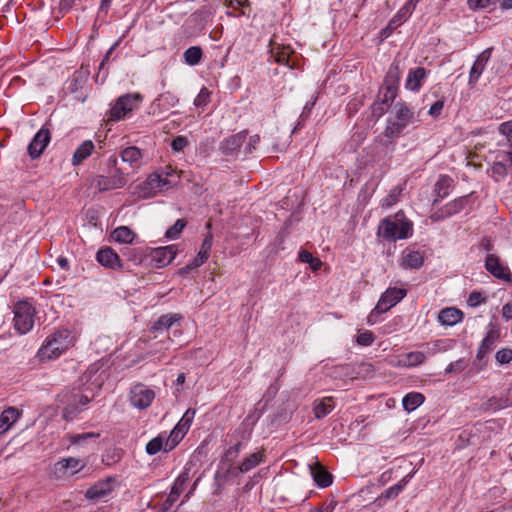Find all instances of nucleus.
I'll return each mask as SVG.
<instances>
[{"label": "nucleus", "instance_id": "dca6fc26", "mask_svg": "<svg viewBox=\"0 0 512 512\" xmlns=\"http://www.w3.org/2000/svg\"><path fill=\"white\" fill-rule=\"evenodd\" d=\"M178 443H171V434L166 432L160 433L156 437L152 438L145 447V451L148 455H155L161 451L170 452L173 450Z\"/></svg>", "mask_w": 512, "mask_h": 512}, {"label": "nucleus", "instance_id": "2f4dec72", "mask_svg": "<svg viewBox=\"0 0 512 512\" xmlns=\"http://www.w3.org/2000/svg\"><path fill=\"white\" fill-rule=\"evenodd\" d=\"M463 318V312L454 307L442 309L438 314V321L443 326H454Z\"/></svg>", "mask_w": 512, "mask_h": 512}, {"label": "nucleus", "instance_id": "a211bd4d", "mask_svg": "<svg viewBox=\"0 0 512 512\" xmlns=\"http://www.w3.org/2000/svg\"><path fill=\"white\" fill-rule=\"evenodd\" d=\"M396 122L390 127L391 134L400 133L401 130L408 126L414 117V112L405 104L397 103L394 106Z\"/></svg>", "mask_w": 512, "mask_h": 512}, {"label": "nucleus", "instance_id": "13d9d810", "mask_svg": "<svg viewBox=\"0 0 512 512\" xmlns=\"http://www.w3.org/2000/svg\"><path fill=\"white\" fill-rule=\"evenodd\" d=\"M484 301H485V298L479 292H472L467 299V303L471 307H477L480 304H482Z\"/></svg>", "mask_w": 512, "mask_h": 512}, {"label": "nucleus", "instance_id": "774afa93", "mask_svg": "<svg viewBox=\"0 0 512 512\" xmlns=\"http://www.w3.org/2000/svg\"><path fill=\"white\" fill-rule=\"evenodd\" d=\"M57 262H58V265L62 269H68L69 268V262H68V260L66 258L60 257V258H58Z\"/></svg>", "mask_w": 512, "mask_h": 512}, {"label": "nucleus", "instance_id": "c756f323", "mask_svg": "<svg viewBox=\"0 0 512 512\" xmlns=\"http://www.w3.org/2000/svg\"><path fill=\"white\" fill-rule=\"evenodd\" d=\"M95 150V144L91 140L83 141L73 153L71 164L76 167L83 163L86 159H88Z\"/></svg>", "mask_w": 512, "mask_h": 512}, {"label": "nucleus", "instance_id": "a19ab883", "mask_svg": "<svg viewBox=\"0 0 512 512\" xmlns=\"http://www.w3.org/2000/svg\"><path fill=\"white\" fill-rule=\"evenodd\" d=\"M178 103V98L171 92H165L154 100L153 105L160 110L167 111Z\"/></svg>", "mask_w": 512, "mask_h": 512}, {"label": "nucleus", "instance_id": "37998d69", "mask_svg": "<svg viewBox=\"0 0 512 512\" xmlns=\"http://www.w3.org/2000/svg\"><path fill=\"white\" fill-rule=\"evenodd\" d=\"M334 406L332 403V398L327 397L322 400L316 401L314 403V414L317 419H321L328 415L332 410Z\"/></svg>", "mask_w": 512, "mask_h": 512}, {"label": "nucleus", "instance_id": "ddd939ff", "mask_svg": "<svg viewBox=\"0 0 512 512\" xmlns=\"http://www.w3.org/2000/svg\"><path fill=\"white\" fill-rule=\"evenodd\" d=\"M420 0H408L389 21L382 33L387 37L393 30L408 20Z\"/></svg>", "mask_w": 512, "mask_h": 512}, {"label": "nucleus", "instance_id": "69168bd1", "mask_svg": "<svg viewBox=\"0 0 512 512\" xmlns=\"http://www.w3.org/2000/svg\"><path fill=\"white\" fill-rule=\"evenodd\" d=\"M461 369H462V361L458 360V361L450 363L446 367L445 372L446 373H452V372H455V371H458V370H461Z\"/></svg>", "mask_w": 512, "mask_h": 512}, {"label": "nucleus", "instance_id": "473e14b6", "mask_svg": "<svg viewBox=\"0 0 512 512\" xmlns=\"http://www.w3.org/2000/svg\"><path fill=\"white\" fill-rule=\"evenodd\" d=\"M309 467L311 476L319 487L326 488L332 484V475L318 462H315L313 465H309Z\"/></svg>", "mask_w": 512, "mask_h": 512}, {"label": "nucleus", "instance_id": "5701e85b", "mask_svg": "<svg viewBox=\"0 0 512 512\" xmlns=\"http://www.w3.org/2000/svg\"><path fill=\"white\" fill-rule=\"evenodd\" d=\"M89 402L90 399L86 395H74L73 400L63 409V418L67 421L73 420Z\"/></svg>", "mask_w": 512, "mask_h": 512}, {"label": "nucleus", "instance_id": "bf43d9fd", "mask_svg": "<svg viewBox=\"0 0 512 512\" xmlns=\"http://www.w3.org/2000/svg\"><path fill=\"white\" fill-rule=\"evenodd\" d=\"M226 5L229 9L239 10L249 5L248 0H227Z\"/></svg>", "mask_w": 512, "mask_h": 512}, {"label": "nucleus", "instance_id": "0e129e2a", "mask_svg": "<svg viewBox=\"0 0 512 512\" xmlns=\"http://www.w3.org/2000/svg\"><path fill=\"white\" fill-rule=\"evenodd\" d=\"M502 317L506 320L512 319V303H506L502 307Z\"/></svg>", "mask_w": 512, "mask_h": 512}, {"label": "nucleus", "instance_id": "aec40b11", "mask_svg": "<svg viewBox=\"0 0 512 512\" xmlns=\"http://www.w3.org/2000/svg\"><path fill=\"white\" fill-rule=\"evenodd\" d=\"M50 139V131L46 128H41L28 145V154L30 157L33 159L38 158L49 144Z\"/></svg>", "mask_w": 512, "mask_h": 512}, {"label": "nucleus", "instance_id": "39448f33", "mask_svg": "<svg viewBox=\"0 0 512 512\" xmlns=\"http://www.w3.org/2000/svg\"><path fill=\"white\" fill-rule=\"evenodd\" d=\"M142 101L143 96L138 92L121 95L110 109V119L113 121L124 119L134 110L138 109Z\"/></svg>", "mask_w": 512, "mask_h": 512}, {"label": "nucleus", "instance_id": "1a4fd4ad", "mask_svg": "<svg viewBox=\"0 0 512 512\" xmlns=\"http://www.w3.org/2000/svg\"><path fill=\"white\" fill-rule=\"evenodd\" d=\"M116 480L114 477L101 479L89 487L85 492V498L89 501L98 502L107 499L115 489Z\"/></svg>", "mask_w": 512, "mask_h": 512}, {"label": "nucleus", "instance_id": "4be33fe9", "mask_svg": "<svg viewBox=\"0 0 512 512\" xmlns=\"http://www.w3.org/2000/svg\"><path fill=\"white\" fill-rule=\"evenodd\" d=\"M96 260L102 266L113 270H121L123 267L119 255L109 247L100 249L96 254Z\"/></svg>", "mask_w": 512, "mask_h": 512}, {"label": "nucleus", "instance_id": "5fc2aeb1", "mask_svg": "<svg viewBox=\"0 0 512 512\" xmlns=\"http://www.w3.org/2000/svg\"><path fill=\"white\" fill-rule=\"evenodd\" d=\"M375 340L371 331H362L357 335L356 342L361 346H370Z\"/></svg>", "mask_w": 512, "mask_h": 512}, {"label": "nucleus", "instance_id": "79ce46f5", "mask_svg": "<svg viewBox=\"0 0 512 512\" xmlns=\"http://www.w3.org/2000/svg\"><path fill=\"white\" fill-rule=\"evenodd\" d=\"M188 480V475L186 473L180 474L174 481L171 491L168 495V500L170 502H175L179 498L180 494L184 491L185 485Z\"/></svg>", "mask_w": 512, "mask_h": 512}, {"label": "nucleus", "instance_id": "338daca9", "mask_svg": "<svg viewBox=\"0 0 512 512\" xmlns=\"http://www.w3.org/2000/svg\"><path fill=\"white\" fill-rule=\"evenodd\" d=\"M499 2L502 10L512 9V0H500Z\"/></svg>", "mask_w": 512, "mask_h": 512}, {"label": "nucleus", "instance_id": "7ed1b4c3", "mask_svg": "<svg viewBox=\"0 0 512 512\" xmlns=\"http://www.w3.org/2000/svg\"><path fill=\"white\" fill-rule=\"evenodd\" d=\"M407 294L404 288L389 287L382 293L375 308L367 316V324L374 325L380 316L399 303Z\"/></svg>", "mask_w": 512, "mask_h": 512}, {"label": "nucleus", "instance_id": "4468645a", "mask_svg": "<svg viewBox=\"0 0 512 512\" xmlns=\"http://www.w3.org/2000/svg\"><path fill=\"white\" fill-rule=\"evenodd\" d=\"M400 81V70L398 63H392L384 78V99L385 102H392L397 94V88Z\"/></svg>", "mask_w": 512, "mask_h": 512}, {"label": "nucleus", "instance_id": "9b49d317", "mask_svg": "<svg viewBox=\"0 0 512 512\" xmlns=\"http://www.w3.org/2000/svg\"><path fill=\"white\" fill-rule=\"evenodd\" d=\"M212 243H213V236L211 233H208L205 236V238L201 244L200 250H199L198 254L196 255V257L191 262H189L185 267L181 268L179 270V274L186 275V274L190 273L192 270L202 266L208 260V258L210 256Z\"/></svg>", "mask_w": 512, "mask_h": 512}, {"label": "nucleus", "instance_id": "603ef678", "mask_svg": "<svg viewBox=\"0 0 512 512\" xmlns=\"http://www.w3.org/2000/svg\"><path fill=\"white\" fill-rule=\"evenodd\" d=\"M500 0H468V7L473 10H483L494 7Z\"/></svg>", "mask_w": 512, "mask_h": 512}, {"label": "nucleus", "instance_id": "412c9836", "mask_svg": "<svg viewBox=\"0 0 512 512\" xmlns=\"http://www.w3.org/2000/svg\"><path fill=\"white\" fill-rule=\"evenodd\" d=\"M492 54V48H487L483 50L474 61L470 72H469V80L468 84L470 86H474L482 75L483 71L486 68L487 63L489 62Z\"/></svg>", "mask_w": 512, "mask_h": 512}, {"label": "nucleus", "instance_id": "58836bf2", "mask_svg": "<svg viewBox=\"0 0 512 512\" xmlns=\"http://www.w3.org/2000/svg\"><path fill=\"white\" fill-rule=\"evenodd\" d=\"M453 186V179L447 175L439 177L435 184V193L439 199H444L450 194Z\"/></svg>", "mask_w": 512, "mask_h": 512}, {"label": "nucleus", "instance_id": "6e6d98bb", "mask_svg": "<svg viewBox=\"0 0 512 512\" xmlns=\"http://www.w3.org/2000/svg\"><path fill=\"white\" fill-rule=\"evenodd\" d=\"M495 358L500 364H509L512 361V349L504 348L497 351Z\"/></svg>", "mask_w": 512, "mask_h": 512}, {"label": "nucleus", "instance_id": "864d4df0", "mask_svg": "<svg viewBox=\"0 0 512 512\" xmlns=\"http://www.w3.org/2000/svg\"><path fill=\"white\" fill-rule=\"evenodd\" d=\"M210 101V92L207 88L203 87L196 98L194 99V105L196 107L204 108Z\"/></svg>", "mask_w": 512, "mask_h": 512}, {"label": "nucleus", "instance_id": "7c9ffc66", "mask_svg": "<svg viewBox=\"0 0 512 512\" xmlns=\"http://www.w3.org/2000/svg\"><path fill=\"white\" fill-rule=\"evenodd\" d=\"M121 160L127 163L130 168L137 170L142 165V152L136 146L126 147L121 151Z\"/></svg>", "mask_w": 512, "mask_h": 512}, {"label": "nucleus", "instance_id": "8fccbe9b", "mask_svg": "<svg viewBox=\"0 0 512 512\" xmlns=\"http://www.w3.org/2000/svg\"><path fill=\"white\" fill-rule=\"evenodd\" d=\"M402 189L399 187H394L390 193L384 197L381 201V206L383 208H390L395 205L399 201V197L401 195Z\"/></svg>", "mask_w": 512, "mask_h": 512}, {"label": "nucleus", "instance_id": "393cba45", "mask_svg": "<svg viewBox=\"0 0 512 512\" xmlns=\"http://www.w3.org/2000/svg\"><path fill=\"white\" fill-rule=\"evenodd\" d=\"M485 267L496 278L509 280L511 276L508 267L502 264L500 260L492 254L486 257Z\"/></svg>", "mask_w": 512, "mask_h": 512}, {"label": "nucleus", "instance_id": "f03ea898", "mask_svg": "<svg viewBox=\"0 0 512 512\" xmlns=\"http://www.w3.org/2000/svg\"><path fill=\"white\" fill-rule=\"evenodd\" d=\"M412 234V223L403 216L385 218L378 227V235L387 240L406 239Z\"/></svg>", "mask_w": 512, "mask_h": 512}, {"label": "nucleus", "instance_id": "f8f14e48", "mask_svg": "<svg viewBox=\"0 0 512 512\" xmlns=\"http://www.w3.org/2000/svg\"><path fill=\"white\" fill-rule=\"evenodd\" d=\"M126 178L123 172L117 170L112 176L98 175L93 181L95 188L100 191H108L123 188L126 185Z\"/></svg>", "mask_w": 512, "mask_h": 512}, {"label": "nucleus", "instance_id": "c9c22d12", "mask_svg": "<svg viewBox=\"0 0 512 512\" xmlns=\"http://www.w3.org/2000/svg\"><path fill=\"white\" fill-rule=\"evenodd\" d=\"M452 347V340L450 339H439L431 343H427L424 346L422 352L425 353V358L434 356L438 353L446 352Z\"/></svg>", "mask_w": 512, "mask_h": 512}, {"label": "nucleus", "instance_id": "72a5a7b5", "mask_svg": "<svg viewBox=\"0 0 512 512\" xmlns=\"http://www.w3.org/2000/svg\"><path fill=\"white\" fill-rule=\"evenodd\" d=\"M21 413L14 407H9L0 414V432L4 435L20 418Z\"/></svg>", "mask_w": 512, "mask_h": 512}, {"label": "nucleus", "instance_id": "3c124183", "mask_svg": "<svg viewBox=\"0 0 512 512\" xmlns=\"http://www.w3.org/2000/svg\"><path fill=\"white\" fill-rule=\"evenodd\" d=\"M185 226L186 222L183 219H178L175 224L166 231L165 237L170 240L178 239Z\"/></svg>", "mask_w": 512, "mask_h": 512}, {"label": "nucleus", "instance_id": "f3484780", "mask_svg": "<svg viewBox=\"0 0 512 512\" xmlns=\"http://www.w3.org/2000/svg\"><path fill=\"white\" fill-rule=\"evenodd\" d=\"M271 53L277 63L286 65L290 69L299 67V56L289 46H274Z\"/></svg>", "mask_w": 512, "mask_h": 512}, {"label": "nucleus", "instance_id": "b1692460", "mask_svg": "<svg viewBox=\"0 0 512 512\" xmlns=\"http://www.w3.org/2000/svg\"><path fill=\"white\" fill-rule=\"evenodd\" d=\"M264 455L262 452H255L245 457L238 467H231L228 470L233 476H237L239 473H247L263 461Z\"/></svg>", "mask_w": 512, "mask_h": 512}, {"label": "nucleus", "instance_id": "6ab92c4d", "mask_svg": "<svg viewBox=\"0 0 512 512\" xmlns=\"http://www.w3.org/2000/svg\"><path fill=\"white\" fill-rule=\"evenodd\" d=\"M469 198L468 196L459 197L449 203H447L441 210L435 211L431 215V219L435 222L441 221L447 217L455 215L461 212L465 206L468 204Z\"/></svg>", "mask_w": 512, "mask_h": 512}, {"label": "nucleus", "instance_id": "680f3d73", "mask_svg": "<svg viewBox=\"0 0 512 512\" xmlns=\"http://www.w3.org/2000/svg\"><path fill=\"white\" fill-rule=\"evenodd\" d=\"M241 446H242L241 443H237L234 446L230 447L226 451V457L229 460H233L234 458H236L239 455L240 451H241Z\"/></svg>", "mask_w": 512, "mask_h": 512}, {"label": "nucleus", "instance_id": "a18cd8bd", "mask_svg": "<svg viewBox=\"0 0 512 512\" xmlns=\"http://www.w3.org/2000/svg\"><path fill=\"white\" fill-rule=\"evenodd\" d=\"M100 436L99 433L86 432L80 434H68L67 439L70 445H83L89 440H95Z\"/></svg>", "mask_w": 512, "mask_h": 512}, {"label": "nucleus", "instance_id": "ea45409f", "mask_svg": "<svg viewBox=\"0 0 512 512\" xmlns=\"http://www.w3.org/2000/svg\"><path fill=\"white\" fill-rule=\"evenodd\" d=\"M424 399L425 398L421 393H418V392L408 393L402 399L403 408L408 412H412L415 409H417L424 402Z\"/></svg>", "mask_w": 512, "mask_h": 512}, {"label": "nucleus", "instance_id": "6e6552de", "mask_svg": "<svg viewBox=\"0 0 512 512\" xmlns=\"http://www.w3.org/2000/svg\"><path fill=\"white\" fill-rule=\"evenodd\" d=\"M178 249L176 245H168L157 248H148V258L154 268H163L170 264L176 257Z\"/></svg>", "mask_w": 512, "mask_h": 512}, {"label": "nucleus", "instance_id": "2eb2a0df", "mask_svg": "<svg viewBox=\"0 0 512 512\" xmlns=\"http://www.w3.org/2000/svg\"><path fill=\"white\" fill-rule=\"evenodd\" d=\"M196 415V410L189 408L186 410V412L183 414L181 419L178 421V423L174 426V428L171 430V443H180V441L184 438V436L189 431L193 420Z\"/></svg>", "mask_w": 512, "mask_h": 512}, {"label": "nucleus", "instance_id": "e2e57ef3", "mask_svg": "<svg viewBox=\"0 0 512 512\" xmlns=\"http://www.w3.org/2000/svg\"><path fill=\"white\" fill-rule=\"evenodd\" d=\"M443 102L442 101H436L429 109L428 113L429 115L433 116V117H436L438 116L442 109H443Z\"/></svg>", "mask_w": 512, "mask_h": 512}, {"label": "nucleus", "instance_id": "9d476101", "mask_svg": "<svg viewBox=\"0 0 512 512\" xmlns=\"http://www.w3.org/2000/svg\"><path fill=\"white\" fill-rule=\"evenodd\" d=\"M86 462L80 458L66 457L54 464L53 472L58 478L71 477L82 471Z\"/></svg>", "mask_w": 512, "mask_h": 512}, {"label": "nucleus", "instance_id": "4d7b16f0", "mask_svg": "<svg viewBox=\"0 0 512 512\" xmlns=\"http://www.w3.org/2000/svg\"><path fill=\"white\" fill-rule=\"evenodd\" d=\"M188 145V139L185 136H177L171 142V148L174 152H181Z\"/></svg>", "mask_w": 512, "mask_h": 512}, {"label": "nucleus", "instance_id": "de8ad7c7", "mask_svg": "<svg viewBox=\"0 0 512 512\" xmlns=\"http://www.w3.org/2000/svg\"><path fill=\"white\" fill-rule=\"evenodd\" d=\"M298 259L302 263H306L310 265V268L313 271H318L322 266V261L319 258L314 257L309 251L307 250H300L298 253Z\"/></svg>", "mask_w": 512, "mask_h": 512}, {"label": "nucleus", "instance_id": "bb28decb", "mask_svg": "<svg viewBox=\"0 0 512 512\" xmlns=\"http://www.w3.org/2000/svg\"><path fill=\"white\" fill-rule=\"evenodd\" d=\"M245 139H246L245 133L241 132V133L234 134L224 140V142L221 144L220 149L227 156L237 155L239 153L240 148L243 145Z\"/></svg>", "mask_w": 512, "mask_h": 512}, {"label": "nucleus", "instance_id": "20e7f679", "mask_svg": "<svg viewBox=\"0 0 512 512\" xmlns=\"http://www.w3.org/2000/svg\"><path fill=\"white\" fill-rule=\"evenodd\" d=\"M14 328L19 334H26L32 330L35 323L36 309L27 300L18 301L13 306Z\"/></svg>", "mask_w": 512, "mask_h": 512}, {"label": "nucleus", "instance_id": "e433bc0d", "mask_svg": "<svg viewBox=\"0 0 512 512\" xmlns=\"http://www.w3.org/2000/svg\"><path fill=\"white\" fill-rule=\"evenodd\" d=\"M181 316L176 313H170L162 315L158 318V320L153 324V331H166L168 330L174 323L179 321Z\"/></svg>", "mask_w": 512, "mask_h": 512}, {"label": "nucleus", "instance_id": "49530a36", "mask_svg": "<svg viewBox=\"0 0 512 512\" xmlns=\"http://www.w3.org/2000/svg\"><path fill=\"white\" fill-rule=\"evenodd\" d=\"M202 55V49L199 46H192L184 52V59L188 65L195 66L200 63Z\"/></svg>", "mask_w": 512, "mask_h": 512}, {"label": "nucleus", "instance_id": "cd10ccee", "mask_svg": "<svg viewBox=\"0 0 512 512\" xmlns=\"http://www.w3.org/2000/svg\"><path fill=\"white\" fill-rule=\"evenodd\" d=\"M424 262V257L419 251L406 249L402 252L400 265L404 269H419Z\"/></svg>", "mask_w": 512, "mask_h": 512}, {"label": "nucleus", "instance_id": "09e8293b", "mask_svg": "<svg viewBox=\"0 0 512 512\" xmlns=\"http://www.w3.org/2000/svg\"><path fill=\"white\" fill-rule=\"evenodd\" d=\"M128 260L133 262L135 265L143 263L148 258V248H133L127 252Z\"/></svg>", "mask_w": 512, "mask_h": 512}, {"label": "nucleus", "instance_id": "4c0bfd02", "mask_svg": "<svg viewBox=\"0 0 512 512\" xmlns=\"http://www.w3.org/2000/svg\"><path fill=\"white\" fill-rule=\"evenodd\" d=\"M111 237L115 242L130 244L135 238V233L127 226H120L113 230Z\"/></svg>", "mask_w": 512, "mask_h": 512}, {"label": "nucleus", "instance_id": "0eeeda50", "mask_svg": "<svg viewBox=\"0 0 512 512\" xmlns=\"http://www.w3.org/2000/svg\"><path fill=\"white\" fill-rule=\"evenodd\" d=\"M155 396L156 393L152 388L142 383H138L131 387L129 400L134 408L145 410L150 407L155 399Z\"/></svg>", "mask_w": 512, "mask_h": 512}, {"label": "nucleus", "instance_id": "a878e982", "mask_svg": "<svg viewBox=\"0 0 512 512\" xmlns=\"http://www.w3.org/2000/svg\"><path fill=\"white\" fill-rule=\"evenodd\" d=\"M426 360L425 353L422 351H412L399 357L396 361H391V364L395 367H416L424 363Z\"/></svg>", "mask_w": 512, "mask_h": 512}, {"label": "nucleus", "instance_id": "c03bdc74", "mask_svg": "<svg viewBox=\"0 0 512 512\" xmlns=\"http://www.w3.org/2000/svg\"><path fill=\"white\" fill-rule=\"evenodd\" d=\"M413 477V473L408 474L407 476L403 477L397 484L389 487L381 497H384L386 499H394L396 498L400 492L406 487L410 479Z\"/></svg>", "mask_w": 512, "mask_h": 512}, {"label": "nucleus", "instance_id": "f704fd0d", "mask_svg": "<svg viewBox=\"0 0 512 512\" xmlns=\"http://www.w3.org/2000/svg\"><path fill=\"white\" fill-rule=\"evenodd\" d=\"M492 172L497 175V180L504 178L507 174H512V150L507 152L502 161L494 163Z\"/></svg>", "mask_w": 512, "mask_h": 512}, {"label": "nucleus", "instance_id": "052dcab7", "mask_svg": "<svg viewBox=\"0 0 512 512\" xmlns=\"http://www.w3.org/2000/svg\"><path fill=\"white\" fill-rule=\"evenodd\" d=\"M161 175H163L164 178L171 179L175 182H176V179H178L180 177L178 172L171 166L165 167L163 170V173Z\"/></svg>", "mask_w": 512, "mask_h": 512}, {"label": "nucleus", "instance_id": "f257e3e1", "mask_svg": "<svg viewBox=\"0 0 512 512\" xmlns=\"http://www.w3.org/2000/svg\"><path fill=\"white\" fill-rule=\"evenodd\" d=\"M76 343L74 333L69 329H59L49 334L37 351L40 361H50L59 358Z\"/></svg>", "mask_w": 512, "mask_h": 512}, {"label": "nucleus", "instance_id": "423d86ee", "mask_svg": "<svg viewBox=\"0 0 512 512\" xmlns=\"http://www.w3.org/2000/svg\"><path fill=\"white\" fill-rule=\"evenodd\" d=\"M173 185H175V181L164 178L161 174L153 173L149 175L145 182L138 186V194L140 197L150 198L169 189Z\"/></svg>", "mask_w": 512, "mask_h": 512}, {"label": "nucleus", "instance_id": "c85d7f7f", "mask_svg": "<svg viewBox=\"0 0 512 512\" xmlns=\"http://www.w3.org/2000/svg\"><path fill=\"white\" fill-rule=\"evenodd\" d=\"M426 76L427 73L423 67H417L409 70L405 81V88L413 92H418Z\"/></svg>", "mask_w": 512, "mask_h": 512}]
</instances>
